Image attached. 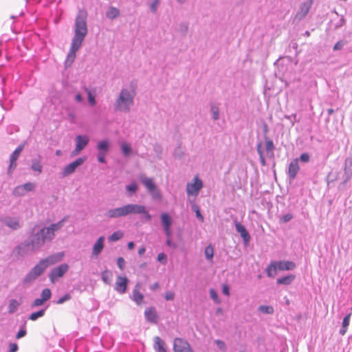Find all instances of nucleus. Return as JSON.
<instances>
[{"label": "nucleus", "mask_w": 352, "mask_h": 352, "mask_svg": "<svg viewBox=\"0 0 352 352\" xmlns=\"http://www.w3.org/2000/svg\"><path fill=\"white\" fill-rule=\"evenodd\" d=\"M89 138L87 135H78L75 138L76 148L73 155L78 154L89 143Z\"/></svg>", "instance_id": "nucleus-13"}, {"label": "nucleus", "mask_w": 352, "mask_h": 352, "mask_svg": "<svg viewBox=\"0 0 352 352\" xmlns=\"http://www.w3.org/2000/svg\"><path fill=\"white\" fill-rule=\"evenodd\" d=\"M23 146L22 145L19 146L11 154L10 161H17L21 151H23Z\"/></svg>", "instance_id": "nucleus-35"}, {"label": "nucleus", "mask_w": 352, "mask_h": 352, "mask_svg": "<svg viewBox=\"0 0 352 352\" xmlns=\"http://www.w3.org/2000/svg\"><path fill=\"white\" fill-rule=\"evenodd\" d=\"M86 160V157H78L75 161L65 166L61 172L62 177H65L69 176V175L74 173L76 169V168L80 165H82L84 162Z\"/></svg>", "instance_id": "nucleus-9"}, {"label": "nucleus", "mask_w": 352, "mask_h": 352, "mask_svg": "<svg viewBox=\"0 0 352 352\" xmlns=\"http://www.w3.org/2000/svg\"><path fill=\"white\" fill-rule=\"evenodd\" d=\"M302 162L307 163L309 161V155L307 153H302L298 159Z\"/></svg>", "instance_id": "nucleus-56"}, {"label": "nucleus", "mask_w": 352, "mask_h": 352, "mask_svg": "<svg viewBox=\"0 0 352 352\" xmlns=\"http://www.w3.org/2000/svg\"><path fill=\"white\" fill-rule=\"evenodd\" d=\"M123 236V233L121 231H116L111 234L109 237L108 240L109 241H116L120 240Z\"/></svg>", "instance_id": "nucleus-40"}, {"label": "nucleus", "mask_w": 352, "mask_h": 352, "mask_svg": "<svg viewBox=\"0 0 352 352\" xmlns=\"http://www.w3.org/2000/svg\"><path fill=\"white\" fill-rule=\"evenodd\" d=\"M45 311L46 308L40 309L36 312H33L30 315L29 319L30 320L34 321L37 320L38 318L43 317L45 315Z\"/></svg>", "instance_id": "nucleus-34"}, {"label": "nucleus", "mask_w": 352, "mask_h": 352, "mask_svg": "<svg viewBox=\"0 0 352 352\" xmlns=\"http://www.w3.org/2000/svg\"><path fill=\"white\" fill-rule=\"evenodd\" d=\"M69 270V265L66 263L60 265L59 266L53 268L50 274L49 278L52 283H54L56 279L62 277Z\"/></svg>", "instance_id": "nucleus-10"}, {"label": "nucleus", "mask_w": 352, "mask_h": 352, "mask_svg": "<svg viewBox=\"0 0 352 352\" xmlns=\"http://www.w3.org/2000/svg\"><path fill=\"white\" fill-rule=\"evenodd\" d=\"M146 320L151 323H157V314L155 307H151L144 311Z\"/></svg>", "instance_id": "nucleus-21"}, {"label": "nucleus", "mask_w": 352, "mask_h": 352, "mask_svg": "<svg viewBox=\"0 0 352 352\" xmlns=\"http://www.w3.org/2000/svg\"><path fill=\"white\" fill-rule=\"evenodd\" d=\"M160 219L163 229L171 228L172 219L168 214L166 212L162 213Z\"/></svg>", "instance_id": "nucleus-26"}, {"label": "nucleus", "mask_w": 352, "mask_h": 352, "mask_svg": "<svg viewBox=\"0 0 352 352\" xmlns=\"http://www.w3.org/2000/svg\"><path fill=\"white\" fill-rule=\"evenodd\" d=\"M52 296V293L50 289H44L41 294V298L45 302L48 300Z\"/></svg>", "instance_id": "nucleus-43"}, {"label": "nucleus", "mask_w": 352, "mask_h": 352, "mask_svg": "<svg viewBox=\"0 0 352 352\" xmlns=\"http://www.w3.org/2000/svg\"><path fill=\"white\" fill-rule=\"evenodd\" d=\"M203 182L198 176H195L190 182L186 184V193L188 197L196 198L200 190L203 188Z\"/></svg>", "instance_id": "nucleus-7"}, {"label": "nucleus", "mask_w": 352, "mask_h": 352, "mask_svg": "<svg viewBox=\"0 0 352 352\" xmlns=\"http://www.w3.org/2000/svg\"><path fill=\"white\" fill-rule=\"evenodd\" d=\"M87 34L86 14L80 12L75 20L74 36L72 38L71 47L65 61V67L71 66L75 60L76 52L81 47Z\"/></svg>", "instance_id": "nucleus-2"}, {"label": "nucleus", "mask_w": 352, "mask_h": 352, "mask_svg": "<svg viewBox=\"0 0 352 352\" xmlns=\"http://www.w3.org/2000/svg\"><path fill=\"white\" fill-rule=\"evenodd\" d=\"M75 100L77 102H82L83 101V98L82 95L80 93H78L75 95Z\"/></svg>", "instance_id": "nucleus-63"}, {"label": "nucleus", "mask_w": 352, "mask_h": 352, "mask_svg": "<svg viewBox=\"0 0 352 352\" xmlns=\"http://www.w3.org/2000/svg\"><path fill=\"white\" fill-rule=\"evenodd\" d=\"M296 267V264L289 261H272L266 268L267 276L274 277L276 271L292 270Z\"/></svg>", "instance_id": "nucleus-5"}, {"label": "nucleus", "mask_w": 352, "mask_h": 352, "mask_svg": "<svg viewBox=\"0 0 352 352\" xmlns=\"http://www.w3.org/2000/svg\"><path fill=\"white\" fill-rule=\"evenodd\" d=\"M71 298V296L69 294H65L63 296L60 297L58 300V304H63L65 302L69 300Z\"/></svg>", "instance_id": "nucleus-53"}, {"label": "nucleus", "mask_w": 352, "mask_h": 352, "mask_svg": "<svg viewBox=\"0 0 352 352\" xmlns=\"http://www.w3.org/2000/svg\"><path fill=\"white\" fill-rule=\"evenodd\" d=\"M148 192L154 199H160L162 198L161 193L157 189V186L155 188V189H152L151 190L148 191Z\"/></svg>", "instance_id": "nucleus-45"}, {"label": "nucleus", "mask_w": 352, "mask_h": 352, "mask_svg": "<svg viewBox=\"0 0 352 352\" xmlns=\"http://www.w3.org/2000/svg\"><path fill=\"white\" fill-rule=\"evenodd\" d=\"M139 180L146 188L148 192L151 190L152 189H155V188L157 186L154 184L152 178L147 177L144 175H140Z\"/></svg>", "instance_id": "nucleus-22"}, {"label": "nucleus", "mask_w": 352, "mask_h": 352, "mask_svg": "<svg viewBox=\"0 0 352 352\" xmlns=\"http://www.w3.org/2000/svg\"><path fill=\"white\" fill-rule=\"evenodd\" d=\"M258 309L261 313L265 314H272L274 311L273 307L268 305H260Z\"/></svg>", "instance_id": "nucleus-36"}, {"label": "nucleus", "mask_w": 352, "mask_h": 352, "mask_svg": "<svg viewBox=\"0 0 352 352\" xmlns=\"http://www.w3.org/2000/svg\"><path fill=\"white\" fill-rule=\"evenodd\" d=\"M161 0H152L148 3L150 10L152 13H156Z\"/></svg>", "instance_id": "nucleus-41"}, {"label": "nucleus", "mask_w": 352, "mask_h": 352, "mask_svg": "<svg viewBox=\"0 0 352 352\" xmlns=\"http://www.w3.org/2000/svg\"><path fill=\"white\" fill-rule=\"evenodd\" d=\"M285 118L287 120H289L292 124L294 125L296 122H297V116L296 114H292L291 116H285Z\"/></svg>", "instance_id": "nucleus-57"}, {"label": "nucleus", "mask_w": 352, "mask_h": 352, "mask_svg": "<svg viewBox=\"0 0 352 352\" xmlns=\"http://www.w3.org/2000/svg\"><path fill=\"white\" fill-rule=\"evenodd\" d=\"M44 302H45V301L41 298H36L34 300L31 307L32 308L39 307V306H41L42 305H43Z\"/></svg>", "instance_id": "nucleus-49"}, {"label": "nucleus", "mask_w": 352, "mask_h": 352, "mask_svg": "<svg viewBox=\"0 0 352 352\" xmlns=\"http://www.w3.org/2000/svg\"><path fill=\"white\" fill-rule=\"evenodd\" d=\"M129 280L125 276H118L115 284V290L119 294H124L126 291Z\"/></svg>", "instance_id": "nucleus-14"}, {"label": "nucleus", "mask_w": 352, "mask_h": 352, "mask_svg": "<svg viewBox=\"0 0 352 352\" xmlns=\"http://www.w3.org/2000/svg\"><path fill=\"white\" fill-rule=\"evenodd\" d=\"M265 150L268 156L272 157L274 155V144L272 140L265 139Z\"/></svg>", "instance_id": "nucleus-32"}, {"label": "nucleus", "mask_w": 352, "mask_h": 352, "mask_svg": "<svg viewBox=\"0 0 352 352\" xmlns=\"http://www.w3.org/2000/svg\"><path fill=\"white\" fill-rule=\"evenodd\" d=\"M107 154V153H106L98 152V157H97L98 161L100 163H106L105 157H106Z\"/></svg>", "instance_id": "nucleus-52"}, {"label": "nucleus", "mask_w": 352, "mask_h": 352, "mask_svg": "<svg viewBox=\"0 0 352 352\" xmlns=\"http://www.w3.org/2000/svg\"><path fill=\"white\" fill-rule=\"evenodd\" d=\"M222 292L226 296L230 295V287L227 285H223Z\"/></svg>", "instance_id": "nucleus-62"}, {"label": "nucleus", "mask_w": 352, "mask_h": 352, "mask_svg": "<svg viewBox=\"0 0 352 352\" xmlns=\"http://www.w3.org/2000/svg\"><path fill=\"white\" fill-rule=\"evenodd\" d=\"M126 189L131 193H135L138 190V186L135 182H133L131 184L127 185L126 186Z\"/></svg>", "instance_id": "nucleus-47"}, {"label": "nucleus", "mask_w": 352, "mask_h": 352, "mask_svg": "<svg viewBox=\"0 0 352 352\" xmlns=\"http://www.w3.org/2000/svg\"><path fill=\"white\" fill-rule=\"evenodd\" d=\"M351 314H348L344 318H343V320H342V327L341 329H340V333L342 335V336H344L346 331H347V328L349 325V322H350V318H351Z\"/></svg>", "instance_id": "nucleus-30"}, {"label": "nucleus", "mask_w": 352, "mask_h": 352, "mask_svg": "<svg viewBox=\"0 0 352 352\" xmlns=\"http://www.w3.org/2000/svg\"><path fill=\"white\" fill-rule=\"evenodd\" d=\"M164 298L166 300H173L175 298V294L173 292H167L164 294Z\"/></svg>", "instance_id": "nucleus-58"}, {"label": "nucleus", "mask_w": 352, "mask_h": 352, "mask_svg": "<svg viewBox=\"0 0 352 352\" xmlns=\"http://www.w3.org/2000/svg\"><path fill=\"white\" fill-rule=\"evenodd\" d=\"M312 3H313V0H307V1H305V2H303L300 5V10L297 13L296 16L299 19H302V18H304L307 14V13L309 12V10H310V8L311 7Z\"/></svg>", "instance_id": "nucleus-18"}, {"label": "nucleus", "mask_w": 352, "mask_h": 352, "mask_svg": "<svg viewBox=\"0 0 352 352\" xmlns=\"http://www.w3.org/2000/svg\"><path fill=\"white\" fill-rule=\"evenodd\" d=\"M293 218V215L290 213H287L284 214L280 218V222L282 223H287L289 221Z\"/></svg>", "instance_id": "nucleus-50"}, {"label": "nucleus", "mask_w": 352, "mask_h": 352, "mask_svg": "<svg viewBox=\"0 0 352 352\" xmlns=\"http://www.w3.org/2000/svg\"><path fill=\"white\" fill-rule=\"evenodd\" d=\"M140 285L137 284L133 290L131 299L138 305L142 304L144 296L139 292Z\"/></svg>", "instance_id": "nucleus-23"}, {"label": "nucleus", "mask_w": 352, "mask_h": 352, "mask_svg": "<svg viewBox=\"0 0 352 352\" xmlns=\"http://www.w3.org/2000/svg\"><path fill=\"white\" fill-rule=\"evenodd\" d=\"M136 92L134 89L122 88L113 103L116 112L129 113L134 105Z\"/></svg>", "instance_id": "nucleus-3"}, {"label": "nucleus", "mask_w": 352, "mask_h": 352, "mask_svg": "<svg viewBox=\"0 0 352 352\" xmlns=\"http://www.w3.org/2000/svg\"><path fill=\"white\" fill-rule=\"evenodd\" d=\"M195 213H196V216H197V219L199 220H200L201 221H204V217L201 214V212H200L199 209V210H196Z\"/></svg>", "instance_id": "nucleus-64"}, {"label": "nucleus", "mask_w": 352, "mask_h": 352, "mask_svg": "<svg viewBox=\"0 0 352 352\" xmlns=\"http://www.w3.org/2000/svg\"><path fill=\"white\" fill-rule=\"evenodd\" d=\"M137 207L133 206V204H128L120 207L108 210L105 216L109 219H116L133 214V209Z\"/></svg>", "instance_id": "nucleus-6"}, {"label": "nucleus", "mask_w": 352, "mask_h": 352, "mask_svg": "<svg viewBox=\"0 0 352 352\" xmlns=\"http://www.w3.org/2000/svg\"><path fill=\"white\" fill-rule=\"evenodd\" d=\"M133 206L137 208L133 209V214H144V219L147 221L152 219V216L148 212L144 206L133 204Z\"/></svg>", "instance_id": "nucleus-20"}, {"label": "nucleus", "mask_w": 352, "mask_h": 352, "mask_svg": "<svg viewBox=\"0 0 352 352\" xmlns=\"http://www.w3.org/2000/svg\"><path fill=\"white\" fill-rule=\"evenodd\" d=\"M20 306V302H19L16 300L15 299H12L10 300L9 302V305H8V313L9 314H14L19 308V307Z\"/></svg>", "instance_id": "nucleus-33"}, {"label": "nucleus", "mask_w": 352, "mask_h": 352, "mask_svg": "<svg viewBox=\"0 0 352 352\" xmlns=\"http://www.w3.org/2000/svg\"><path fill=\"white\" fill-rule=\"evenodd\" d=\"M210 296L214 300V302L217 304L221 303V300L219 298V296L217 292L214 289H210Z\"/></svg>", "instance_id": "nucleus-44"}, {"label": "nucleus", "mask_w": 352, "mask_h": 352, "mask_svg": "<svg viewBox=\"0 0 352 352\" xmlns=\"http://www.w3.org/2000/svg\"><path fill=\"white\" fill-rule=\"evenodd\" d=\"M206 259L212 261L214 255V249L211 245H208L204 250Z\"/></svg>", "instance_id": "nucleus-37"}, {"label": "nucleus", "mask_w": 352, "mask_h": 352, "mask_svg": "<svg viewBox=\"0 0 352 352\" xmlns=\"http://www.w3.org/2000/svg\"><path fill=\"white\" fill-rule=\"evenodd\" d=\"M26 335V330L24 327L21 328L16 335L17 339H20Z\"/></svg>", "instance_id": "nucleus-59"}, {"label": "nucleus", "mask_w": 352, "mask_h": 352, "mask_svg": "<svg viewBox=\"0 0 352 352\" xmlns=\"http://www.w3.org/2000/svg\"><path fill=\"white\" fill-rule=\"evenodd\" d=\"M174 352H191L189 343L184 339L176 338L173 341Z\"/></svg>", "instance_id": "nucleus-12"}, {"label": "nucleus", "mask_w": 352, "mask_h": 352, "mask_svg": "<svg viewBox=\"0 0 352 352\" xmlns=\"http://www.w3.org/2000/svg\"><path fill=\"white\" fill-rule=\"evenodd\" d=\"M117 264L118 267L123 270L124 268L125 261L124 259L122 257H118L117 259Z\"/></svg>", "instance_id": "nucleus-55"}, {"label": "nucleus", "mask_w": 352, "mask_h": 352, "mask_svg": "<svg viewBox=\"0 0 352 352\" xmlns=\"http://www.w3.org/2000/svg\"><path fill=\"white\" fill-rule=\"evenodd\" d=\"M110 147V144L108 140H102L98 142L97 149L98 152L107 153Z\"/></svg>", "instance_id": "nucleus-29"}, {"label": "nucleus", "mask_w": 352, "mask_h": 352, "mask_svg": "<svg viewBox=\"0 0 352 352\" xmlns=\"http://www.w3.org/2000/svg\"><path fill=\"white\" fill-rule=\"evenodd\" d=\"M343 177L345 183L349 182L352 177V158L351 157L345 160Z\"/></svg>", "instance_id": "nucleus-16"}, {"label": "nucleus", "mask_w": 352, "mask_h": 352, "mask_svg": "<svg viewBox=\"0 0 352 352\" xmlns=\"http://www.w3.org/2000/svg\"><path fill=\"white\" fill-rule=\"evenodd\" d=\"M236 230L240 234L243 242L247 244L250 240V236L245 228L239 222L235 221Z\"/></svg>", "instance_id": "nucleus-19"}, {"label": "nucleus", "mask_w": 352, "mask_h": 352, "mask_svg": "<svg viewBox=\"0 0 352 352\" xmlns=\"http://www.w3.org/2000/svg\"><path fill=\"white\" fill-rule=\"evenodd\" d=\"M104 236H100L93 245L91 250V256L97 258L102 252L104 247Z\"/></svg>", "instance_id": "nucleus-15"}, {"label": "nucleus", "mask_w": 352, "mask_h": 352, "mask_svg": "<svg viewBox=\"0 0 352 352\" xmlns=\"http://www.w3.org/2000/svg\"><path fill=\"white\" fill-rule=\"evenodd\" d=\"M299 169L298 159L292 160L289 165L287 171V174L290 179L294 180L296 178Z\"/></svg>", "instance_id": "nucleus-17"}, {"label": "nucleus", "mask_w": 352, "mask_h": 352, "mask_svg": "<svg viewBox=\"0 0 352 352\" xmlns=\"http://www.w3.org/2000/svg\"><path fill=\"white\" fill-rule=\"evenodd\" d=\"M83 90L87 94L88 102L90 106L94 107L96 104V96L92 94L91 91L87 87H83Z\"/></svg>", "instance_id": "nucleus-31"}, {"label": "nucleus", "mask_w": 352, "mask_h": 352, "mask_svg": "<svg viewBox=\"0 0 352 352\" xmlns=\"http://www.w3.org/2000/svg\"><path fill=\"white\" fill-rule=\"evenodd\" d=\"M65 219L49 226H35L28 239L19 243L12 251V257L19 259L39 250L46 243L51 242L55 233L63 226Z\"/></svg>", "instance_id": "nucleus-1"}, {"label": "nucleus", "mask_w": 352, "mask_h": 352, "mask_svg": "<svg viewBox=\"0 0 352 352\" xmlns=\"http://www.w3.org/2000/svg\"><path fill=\"white\" fill-rule=\"evenodd\" d=\"M163 230L164 232L165 235L167 236V239H169L171 237V236L173 234L171 228H165V229H163Z\"/></svg>", "instance_id": "nucleus-61"}, {"label": "nucleus", "mask_w": 352, "mask_h": 352, "mask_svg": "<svg viewBox=\"0 0 352 352\" xmlns=\"http://www.w3.org/2000/svg\"><path fill=\"white\" fill-rule=\"evenodd\" d=\"M36 184L32 182H27L24 184L16 186L13 190V194L17 197L24 196L27 192L34 190Z\"/></svg>", "instance_id": "nucleus-11"}, {"label": "nucleus", "mask_w": 352, "mask_h": 352, "mask_svg": "<svg viewBox=\"0 0 352 352\" xmlns=\"http://www.w3.org/2000/svg\"><path fill=\"white\" fill-rule=\"evenodd\" d=\"M295 279V276L293 274L287 275L277 279V284L278 285H290Z\"/></svg>", "instance_id": "nucleus-28"}, {"label": "nucleus", "mask_w": 352, "mask_h": 352, "mask_svg": "<svg viewBox=\"0 0 352 352\" xmlns=\"http://www.w3.org/2000/svg\"><path fill=\"white\" fill-rule=\"evenodd\" d=\"M16 167V161H10V164L8 168V174L12 175L13 171Z\"/></svg>", "instance_id": "nucleus-48"}, {"label": "nucleus", "mask_w": 352, "mask_h": 352, "mask_svg": "<svg viewBox=\"0 0 352 352\" xmlns=\"http://www.w3.org/2000/svg\"><path fill=\"white\" fill-rule=\"evenodd\" d=\"M214 342L219 350H221V351L226 350V344H225L224 342H223L220 340H216L214 341Z\"/></svg>", "instance_id": "nucleus-54"}, {"label": "nucleus", "mask_w": 352, "mask_h": 352, "mask_svg": "<svg viewBox=\"0 0 352 352\" xmlns=\"http://www.w3.org/2000/svg\"><path fill=\"white\" fill-rule=\"evenodd\" d=\"M210 111L212 113V118L214 120H217L219 118V109L216 105L212 104L210 107Z\"/></svg>", "instance_id": "nucleus-39"}, {"label": "nucleus", "mask_w": 352, "mask_h": 352, "mask_svg": "<svg viewBox=\"0 0 352 352\" xmlns=\"http://www.w3.org/2000/svg\"><path fill=\"white\" fill-rule=\"evenodd\" d=\"M31 169L36 172L38 174H41L43 171V165L41 162V157L34 158L31 161Z\"/></svg>", "instance_id": "nucleus-24"}, {"label": "nucleus", "mask_w": 352, "mask_h": 352, "mask_svg": "<svg viewBox=\"0 0 352 352\" xmlns=\"http://www.w3.org/2000/svg\"><path fill=\"white\" fill-rule=\"evenodd\" d=\"M157 261L163 264H165L167 261V256L166 255L162 252V253H160L158 255H157Z\"/></svg>", "instance_id": "nucleus-51"}, {"label": "nucleus", "mask_w": 352, "mask_h": 352, "mask_svg": "<svg viewBox=\"0 0 352 352\" xmlns=\"http://www.w3.org/2000/svg\"><path fill=\"white\" fill-rule=\"evenodd\" d=\"M9 348V352H16L18 350V346L16 343H10Z\"/></svg>", "instance_id": "nucleus-60"}, {"label": "nucleus", "mask_w": 352, "mask_h": 352, "mask_svg": "<svg viewBox=\"0 0 352 352\" xmlns=\"http://www.w3.org/2000/svg\"><path fill=\"white\" fill-rule=\"evenodd\" d=\"M36 278H37V277L34 274H32V272L31 271H30L25 275V278H23V284L28 285V284L32 283Z\"/></svg>", "instance_id": "nucleus-38"}, {"label": "nucleus", "mask_w": 352, "mask_h": 352, "mask_svg": "<svg viewBox=\"0 0 352 352\" xmlns=\"http://www.w3.org/2000/svg\"><path fill=\"white\" fill-rule=\"evenodd\" d=\"M0 221L12 230H17L22 227V223L20 217L16 216H6L0 217Z\"/></svg>", "instance_id": "nucleus-8"}, {"label": "nucleus", "mask_w": 352, "mask_h": 352, "mask_svg": "<svg viewBox=\"0 0 352 352\" xmlns=\"http://www.w3.org/2000/svg\"><path fill=\"white\" fill-rule=\"evenodd\" d=\"M121 150L125 156L129 155L131 153V148L130 146L125 142H122L121 144Z\"/></svg>", "instance_id": "nucleus-42"}, {"label": "nucleus", "mask_w": 352, "mask_h": 352, "mask_svg": "<svg viewBox=\"0 0 352 352\" xmlns=\"http://www.w3.org/2000/svg\"><path fill=\"white\" fill-rule=\"evenodd\" d=\"M154 349L157 352H166L164 348V342L160 337L154 338Z\"/></svg>", "instance_id": "nucleus-27"}, {"label": "nucleus", "mask_w": 352, "mask_h": 352, "mask_svg": "<svg viewBox=\"0 0 352 352\" xmlns=\"http://www.w3.org/2000/svg\"><path fill=\"white\" fill-rule=\"evenodd\" d=\"M120 14L119 9L113 6H109L106 11V16L110 20L116 19Z\"/></svg>", "instance_id": "nucleus-25"}, {"label": "nucleus", "mask_w": 352, "mask_h": 352, "mask_svg": "<svg viewBox=\"0 0 352 352\" xmlns=\"http://www.w3.org/2000/svg\"><path fill=\"white\" fill-rule=\"evenodd\" d=\"M63 256V252H58L41 259L30 271L38 278L50 265L60 261Z\"/></svg>", "instance_id": "nucleus-4"}, {"label": "nucleus", "mask_w": 352, "mask_h": 352, "mask_svg": "<svg viewBox=\"0 0 352 352\" xmlns=\"http://www.w3.org/2000/svg\"><path fill=\"white\" fill-rule=\"evenodd\" d=\"M347 43V42L344 40H340L338 41L333 46V50L338 51L342 49V47Z\"/></svg>", "instance_id": "nucleus-46"}]
</instances>
